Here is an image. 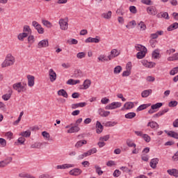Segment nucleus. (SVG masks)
<instances>
[{"instance_id": "nucleus-52", "label": "nucleus", "mask_w": 178, "mask_h": 178, "mask_svg": "<svg viewBox=\"0 0 178 178\" xmlns=\"http://www.w3.org/2000/svg\"><path fill=\"white\" fill-rule=\"evenodd\" d=\"M136 51H138L139 52H141V51H144V48H145V46H143V44H138L135 47Z\"/></svg>"}, {"instance_id": "nucleus-15", "label": "nucleus", "mask_w": 178, "mask_h": 178, "mask_svg": "<svg viewBox=\"0 0 178 178\" xmlns=\"http://www.w3.org/2000/svg\"><path fill=\"white\" fill-rule=\"evenodd\" d=\"M169 112V108H166L163 111H160L159 113L154 114L153 115V118H159V116H163V115H165V113Z\"/></svg>"}, {"instance_id": "nucleus-51", "label": "nucleus", "mask_w": 178, "mask_h": 178, "mask_svg": "<svg viewBox=\"0 0 178 178\" xmlns=\"http://www.w3.org/2000/svg\"><path fill=\"white\" fill-rule=\"evenodd\" d=\"M177 101H171L168 103V106H170V108H175V106H177Z\"/></svg>"}, {"instance_id": "nucleus-2", "label": "nucleus", "mask_w": 178, "mask_h": 178, "mask_svg": "<svg viewBox=\"0 0 178 178\" xmlns=\"http://www.w3.org/2000/svg\"><path fill=\"white\" fill-rule=\"evenodd\" d=\"M48 47H49V42H48V40H47V39L40 40L38 43V48H39V49L47 48Z\"/></svg>"}, {"instance_id": "nucleus-38", "label": "nucleus", "mask_w": 178, "mask_h": 178, "mask_svg": "<svg viewBox=\"0 0 178 178\" xmlns=\"http://www.w3.org/2000/svg\"><path fill=\"white\" fill-rule=\"evenodd\" d=\"M74 76L76 79L79 77H83V72H81L80 70H76L74 71Z\"/></svg>"}, {"instance_id": "nucleus-48", "label": "nucleus", "mask_w": 178, "mask_h": 178, "mask_svg": "<svg viewBox=\"0 0 178 178\" xmlns=\"http://www.w3.org/2000/svg\"><path fill=\"white\" fill-rule=\"evenodd\" d=\"M168 60L173 61V60H178V53L175 54L172 57H169Z\"/></svg>"}, {"instance_id": "nucleus-17", "label": "nucleus", "mask_w": 178, "mask_h": 178, "mask_svg": "<svg viewBox=\"0 0 178 178\" xmlns=\"http://www.w3.org/2000/svg\"><path fill=\"white\" fill-rule=\"evenodd\" d=\"M13 92V91L12 90H8V93L3 95L2 96V98L4 101H9V99H10V97H12V93Z\"/></svg>"}, {"instance_id": "nucleus-4", "label": "nucleus", "mask_w": 178, "mask_h": 178, "mask_svg": "<svg viewBox=\"0 0 178 178\" xmlns=\"http://www.w3.org/2000/svg\"><path fill=\"white\" fill-rule=\"evenodd\" d=\"M71 176H80L83 173V170L80 168H74L69 172Z\"/></svg>"}, {"instance_id": "nucleus-31", "label": "nucleus", "mask_w": 178, "mask_h": 178, "mask_svg": "<svg viewBox=\"0 0 178 178\" xmlns=\"http://www.w3.org/2000/svg\"><path fill=\"white\" fill-rule=\"evenodd\" d=\"M19 136H22V137H25L26 138H29V137L31 136V132L30 131H22L19 134Z\"/></svg>"}, {"instance_id": "nucleus-3", "label": "nucleus", "mask_w": 178, "mask_h": 178, "mask_svg": "<svg viewBox=\"0 0 178 178\" xmlns=\"http://www.w3.org/2000/svg\"><path fill=\"white\" fill-rule=\"evenodd\" d=\"M101 41V38L99 36H96L95 38L89 37L86 39L85 42H95V44H98Z\"/></svg>"}, {"instance_id": "nucleus-30", "label": "nucleus", "mask_w": 178, "mask_h": 178, "mask_svg": "<svg viewBox=\"0 0 178 178\" xmlns=\"http://www.w3.org/2000/svg\"><path fill=\"white\" fill-rule=\"evenodd\" d=\"M110 104L111 105V109H117V108H120L122 106V103L120 102H112Z\"/></svg>"}, {"instance_id": "nucleus-40", "label": "nucleus", "mask_w": 178, "mask_h": 178, "mask_svg": "<svg viewBox=\"0 0 178 178\" xmlns=\"http://www.w3.org/2000/svg\"><path fill=\"white\" fill-rule=\"evenodd\" d=\"M142 138H143L146 143H149V141H151V136L147 134L142 135Z\"/></svg>"}, {"instance_id": "nucleus-26", "label": "nucleus", "mask_w": 178, "mask_h": 178, "mask_svg": "<svg viewBox=\"0 0 178 178\" xmlns=\"http://www.w3.org/2000/svg\"><path fill=\"white\" fill-rule=\"evenodd\" d=\"M83 90H87L90 88V86H91V80L90 79H86L83 82Z\"/></svg>"}, {"instance_id": "nucleus-32", "label": "nucleus", "mask_w": 178, "mask_h": 178, "mask_svg": "<svg viewBox=\"0 0 178 178\" xmlns=\"http://www.w3.org/2000/svg\"><path fill=\"white\" fill-rule=\"evenodd\" d=\"M42 23L45 27H47V29H51V27H52V23L48 20L42 19Z\"/></svg>"}, {"instance_id": "nucleus-42", "label": "nucleus", "mask_w": 178, "mask_h": 178, "mask_svg": "<svg viewBox=\"0 0 178 178\" xmlns=\"http://www.w3.org/2000/svg\"><path fill=\"white\" fill-rule=\"evenodd\" d=\"M122 72V66L118 65L114 68L113 73L114 74H119Z\"/></svg>"}, {"instance_id": "nucleus-7", "label": "nucleus", "mask_w": 178, "mask_h": 178, "mask_svg": "<svg viewBox=\"0 0 178 178\" xmlns=\"http://www.w3.org/2000/svg\"><path fill=\"white\" fill-rule=\"evenodd\" d=\"M27 79H28V86L29 87H34V80H35V77L32 75H27Z\"/></svg>"}, {"instance_id": "nucleus-21", "label": "nucleus", "mask_w": 178, "mask_h": 178, "mask_svg": "<svg viewBox=\"0 0 178 178\" xmlns=\"http://www.w3.org/2000/svg\"><path fill=\"white\" fill-rule=\"evenodd\" d=\"M58 95L63 97L64 98H67L69 95H67V92L65 90V89H60L58 91Z\"/></svg>"}, {"instance_id": "nucleus-62", "label": "nucleus", "mask_w": 178, "mask_h": 178, "mask_svg": "<svg viewBox=\"0 0 178 178\" xmlns=\"http://www.w3.org/2000/svg\"><path fill=\"white\" fill-rule=\"evenodd\" d=\"M39 178H54L49 174H43L39 176Z\"/></svg>"}, {"instance_id": "nucleus-57", "label": "nucleus", "mask_w": 178, "mask_h": 178, "mask_svg": "<svg viewBox=\"0 0 178 178\" xmlns=\"http://www.w3.org/2000/svg\"><path fill=\"white\" fill-rule=\"evenodd\" d=\"M122 175V172H120V170H115L113 174V176L114 177H119V176H120Z\"/></svg>"}, {"instance_id": "nucleus-55", "label": "nucleus", "mask_w": 178, "mask_h": 178, "mask_svg": "<svg viewBox=\"0 0 178 178\" xmlns=\"http://www.w3.org/2000/svg\"><path fill=\"white\" fill-rule=\"evenodd\" d=\"M25 141H26V138H24V136H22L19 138L17 140V143H19V144H20L21 145H23Z\"/></svg>"}, {"instance_id": "nucleus-8", "label": "nucleus", "mask_w": 178, "mask_h": 178, "mask_svg": "<svg viewBox=\"0 0 178 178\" xmlns=\"http://www.w3.org/2000/svg\"><path fill=\"white\" fill-rule=\"evenodd\" d=\"M134 108V103L131 102H127L124 104V106L121 108V111H123L124 109H133Z\"/></svg>"}, {"instance_id": "nucleus-59", "label": "nucleus", "mask_w": 178, "mask_h": 178, "mask_svg": "<svg viewBox=\"0 0 178 178\" xmlns=\"http://www.w3.org/2000/svg\"><path fill=\"white\" fill-rule=\"evenodd\" d=\"M120 169V170H122V172H125L126 173H129V172H131V170L129 169V168H127L126 166H122Z\"/></svg>"}, {"instance_id": "nucleus-1", "label": "nucleus", "mask_w": 178, "mask_h": 178, "mask_svg": "<svg viewBox=\"0 0 178 178\" xmlns=\"http://www.w3.org/2000/svg\"><path fill=\"white\" fill-rule=\"evenodd\" d=\"M13 88H14V90H16L17 92H24L27 90V88H26V86H22V83L20 82L14 83L13 85Z\"/></svg>"}, {"instance_id": "nucleus-10", "label": "nucleus", "mask_w": 178, "mask_h": 178, "mask_svg": "<svg viewBox=\"0 0 178 178\" xmlns=\"http://www.w3.org/2000/svg\"><path fill=\"white\" fill-rule=\"evenodd\" d=\"M98 113H99V115L102 116V118H106L107 116H109V115H111L110 111H106L102 108H99L98 110Z\"/></svg>"}, {"instance_id": "nucleus-27", "label": "nucleus", "mask_w": 178, "mask_h": 178, "mask_svg": "<svg viewBox=\"0 0 178 178\" xmlns=\"http://www.w3.org/2000/svg\"><path fill=\"white\" fill-rule=\"evenodd\" d=\"M29 37V33H19L17 36L18 40H19V41H24V38Z\"/></svg>"}, {"instance_id": "nucleus-61", "label": "nucleus", "mask_w": 178, "mask_h": 178, "mask_svg": "<svg viewBox=\"0 0 178 178\" xmlns=\"http://www.w3.org/2000/svg\"><path fill=\"white\" fill-rule=\"evenodd\" d=\"M34 35H29L28 37V42L29 44H33L34 42Z\"/></svg>"}, {"instance_id": "nucleus-14", "label": "nucleus", "mask_w": 178, "mask_h": 178, "mask_svg": "<svg viewBox=\"0 0 178 178\" xmlns=\"http://www.w3.org/2000/svg\"><path fill=\"white\" fill-rule=\"evenodd\" d=\"M152 94V90L151 89L143 90L141 93V97L143 98H147V97H149Z\"/></svg>"}, {"instance_id": "nucleus-29", "label": "nucleus", "mask_w": 178, "mask_h": 178, "mask_svg": "<svg viewBox=\"0 0 178 178\" xmlns=\"http://www.w3.org/2000/svg\"><path fill=\"white\" fill-rule=\"evenodd\" d=\"M102 17H103V19H111L112 17V11H108L107 13H102Z\"/></svg>"}, {"instance_id": "nucleus-13", "label": "nucleus", "mask_w": 178, "mask_h": 178, "mask_svg": "<svg viewBox=\"0 0 178 178\" xmlns=\"http://www.w3.org/2000/svg\"><path fill=\"white\" fill-rule=\"evenodd\" d=\"M87 105V103L86 102H81V103H76L72 104V109H76V108H84Z\"/></svg>"}, {"instance_id": "nucleus-47", "label": "nucleus", "mask_w": 178, "mask_h": 178, "mask_svg": "<svg viewBox=\"0 0 178 178\" xmlns=\"http://www.w3.org/2000/svg\"><path fill=\"white\" fill-rule=\"evenodd\" d=\"M39 34H44V28L41 26V24L38 25L36 29Z\"/></svg>"}, {"instance_id": "nucleus-5", "label": "nucleus", "mask_w": 178, "mask_h": 178, "mask_svg": "<svg viewBox=\"0 0 178 178\" xmlns=\"http://www.w3.org/2000/svg\"><path fill=\"white\" fill-rule=\"evenodd\" d=\"M49 76L51 83H54L56 80V72L54 71V69L51 68L49 70Z\"/></svg>"}, {"instance_id": "nucleus-23", "label": "nucleus", "mask_w": 178, "mask_h": 178, "mask_svg": "<svg viewBox=\"0 0 178 178\" xmlns=\"http://www.w3.org/2000/svg\"><path fill=\"white\" fill-rule=\"evenodd\" d=\"M80 131V127L76 125L72 127L70 129L67 130V133H77Z\"/></svg>"}, {"instance_id": "nucleus-45", "label": "nucleus", "mask_w": 178, "mask_h": 178, "mask_svg": "<svg viewBox=\"0 0 178 178\" xmlns=\"http://www.w3.org/2000/svg\"><path fill=\"white\" fill-rule=\"evenodd\" d=\"M7 60H9V62H11L12 63H15V57L12 56V54H8L6 58Z\"/></svg>"}, {"instance_id": "nucleus-58", "label": "nucleus", "mask_w": 178, "mask_h": 178, "mask_svg": "<svg viewBox=\"0 0 178 178\" xmlns=\"http://www.w3.org/2000/svg\"><path fill=\"white\" fill-rule=\"evenodd\" d=\"M130 74H131V71H129L128 70H127L126 71H124L122 72V77H127L129 76Z\"/></svg>"}, {"instance_id": "nucleus-6", "label": "nucleus", "mask_w": 178, "mask_h": 178, "mask_svg": "<svg viewBox=\"0 0 178 178\" xmlns=\"http://www.w3.org/2000/svg\"><path fill=\"white\" fill-rule=\"evenodd\" d=\"M147 51V47H143V51H139L136 54V57L138 58V59H143V58H145Z\"/></svg>"}, {"instance_id": "nucleus-64", "label": "nucleus", "mask_w": 178, "mask_h": 178, "mask_svg": "<svg viewBox=\"0 0 178 178\" xmlns=\"http://www.w3.org/2000/svg\"><path fill=\"white\" fill-rule=\"evenodd\" d=\"M172 161H174V162H177L178 161V152H177L174 156H172Z\"/></svg>"}, {"instance_id": "nucleus-63", "label": "nucleus", "mask_w": 178, "mask_h": 178, "mask_svg": "<svg viewBox=\"0 0 178 178\" xmlns=\"http://www.w3.org/2000/svg\"><path fill=\"white\" fill-rule=\"evenodd\" d=\"M19 177L29 178V177H30V174H29V173H20V174H19Z\"/></svg>"}, {"instance_id": "nucleus-25", "label": "nucleus", "mask_w": 178, "mask_h": 178, "mask_svg": "<svg viewBox=\"0 0 178 178\" xmlns=\"http://www.w3.org/2000/svg\"><path fill=\"white\" fill-rule=\"evenodd\" d=\"M86 144H87V140H79L75 144V148H81V147H83V145Z\"/></svg>"}, {"instance_id": "nucleus-56", "label": "nucleus", "mask_w": 178, "mask_h": 178, "mask_svg": "<svg viewBox=\"0 0 178 178\" xmlns=\"http://www.w3.org/2000/svg\"><path fill=\"white\" fill-rule=\"evenodd\" d=\"M76 58L78 59H83V58H86V53L84 52H79L76 54Z\"/></svg>"}, {"instance_id": "nucleus-12", "label": "nucleus", "mask_w": 178, "mask_h": 178, "mask_svg": "<svg viewBox=\"0 0 178 178\" xmlns=\"http://www.w3.org/2000/svg\"><path fill=\"white\" fill-rule=\"evenodd\" d=\"M96 128V133H97V134H101V132L104 131V126L101 124L99 121H97Z\"/></svg>"}, {"instance_id": "nucleus-36", "label": "nucleus", "mask_w": 178, "mask_h": 178, "mask_svg": "<svg viewBox=\"0 0 178 178\" xmlns=\"http://www.w3.org/2000/svg\"><path fill=\"white\" fill-rule=\"evenodd\" d=\"M126 144L127 145H128L130 148L133 147L136 148V147H137V145H136V143H133V141H131V140L130 139H127L126 141Z\"/></svg>"}, {"instance_id": "nucleus-24", "label": "nucleus", "mask_w": 178, "mask_h": 178, "mask_svg": "<svg viewBox=\"0 0 178 178\" xmlns=\"http://www.w3.org/2000/svg\"><path fill=\"white\" fill-rule=\"evenodd\" d=\"M176 29H178V23L175 22L172 24L170 25L167 30L168 31H173V30H176Z\"/></svg>"}, {"instance_id": "nucleus-49", "label": "nucleus", "mask_w": 178, "mask_h": 178, "mask_svg": "<svg viewBox=\"0 0 178 178\" xmlns=\"http://www.w3.org/2000/svg\"><path fill=\"white\" fill-rule=\"evenodd\" d=\"M67 44H70V45H76L79 41H77L76 39H71L70 40H67Z\"/></svg>"}, {"instance_id": "nucleus-18", "label": "nucleus", "mask_w": 178, "mask_h": 178, "mask_svg": "<svg viewBox=\"0 0 178 178\" xmlns=\"http://www.w3.org/2000/svg\"><path fill=\"white\" fill-rule=\"evenodd\" d=\"M167 172L170 176L178 177V170L177 169L168 170Z\"/></svg>"}, {"instance_id": "nucleus-11", "label": "nucleus", "mask_w": 178, "mask_h": 178, "mask_svg": "<svg viewBox=\"0 0 178 178\" xmlns=\"http://www.w3.org/2000/svg\"><path fill=\"white\" fill-rule=\"evenodd\" d=\"M159 162V159L155 158L152 159L149 163V165L152 169H156V165Z\"/></svg>"}, {"instance_id": "nucleus-9", "label": "nucleus", "mask_w": 178, "mask_h": 178, "mask_svg": "<svg viewBox=\"0 0 178 178\" xmlns=\"http://www.w3.org/2000/svg\"><path fill=\"white\" fill-rule=\"evenodd\" d=\"M59 24L61 30H66L67 29V21H65V19H61L59 20Z\"/></svg>"}, {"instance_id": "nucleus-28", "label": "nucleus", "mask_w": 178, "mask_h": 178, "mask_svg": "<svg viewBox=\"0 0 178 178\" xmlns=\"http://www.w3.org/2000/svg\"><path fill=\"white\" fill-rule=\"evenodd\" d=\"M12 65H13V63L6 58V60L1 64V67H7V66H12Z\"/></svg>"}, {"instance_id": "nucleus-44", "label": "nucleus", "mask_w": 178, "mask_h": 178, "mask_svg": "<svg viewBox=\"0 0 178 178\" xmlns=\"http://www.w3.org/2000/svg\"><path fill=\"white\" fill-rule=\"evenodd\" d=\"M163 105V103L159 102L152 105L151 108L152 109H159V108H161Z\"/></svg>"}, {"instance_id": "nucleus-37", "label": "nucleus", "mask_w": 178, "mask_h": 178, "mask_svg": "<svg viewBox=\"0 0 178 178\" xmlns=\"http://www.w3.org/2000/svg\"><path fill=\"white\" fill-rule=\"evenodd\" d=\"M168 136H169L170 137H172V138H176V140H178V134L173 131H170L168 134Z\"/></svg>"}, {"instance_id": "nucleus-35", "label": "nucleus", "mask_w": 178, "mask_h": 178, "mask_svg": "<svg viewBox=\"0 0 178 178\" xmlns=\"http://www.w3.org/2000/svg\"><path fill=\"white\" fill-rule=\"evenodd\" d=\"M157 17H163L164 19H166L167 20H169V14L168 12L165 13H161V14L157 15Z\"/></svg>"}, {"instance_id": "nucleus-46", "label": "nucleus", "mask_w": 178, "mask_h": 178, "mask_svg": "<svg viewBox=\"0 0 178 178\" xmlns=\"http://www.w3.org/2000/svg\"><path fill=\"white\" fill-rule=\"evenodd\" d=\"M147 127H151V129H156V122L152 121L147 123Z\"/></svg>"}, {"instance_id": "nucleus-60", "label": "nucleus", "mask_w": 178, "mask_h": 178, "mask_svg": "<svg viewBox=\"0 0 178 178\" xmlns=\"http://www.w3.org/2000/svg\"><path fill=\"white\" fill-rule=\"evenodd\" d=\"M110 136L109 135H106L103 137L99 138V141H108L109 140Z\"/></svg>"}, {"instance_id": "nucleus-50", "label": "nucleus", "mask_w": 178, "mask_h": 178, "mask_svg": "<svg viewBox=\"0 0 178 178\" xmlns=\"http://www.w3.org/2000/svg\"><path fill=\"white\" fill-rule=\"evenodd\" d=\"M152 57L154 58V59H158V58H159V51H158V49L154 50L152 52Z\"/></svg>"}, {"instance_id": "nucleus-20", "label": "nucleus", "mask_w": 178, "mask_h": 178, "mask_svg": "<svg viewBox=\"0 0 178 178\" xmlns=\"http://www.w3.org/2000/svg\"><path fill=\"white\" fill-rule=\"evenodd\" d=\"M69 168H74V164H63L57 165V169H69Z\"/></svg>"}, {"instance_id": "nucleus-43", "label": "nucleus", "mask_w": 178, "mask_h": 178, "mask_svg": "<svg viewBox=\"0 0 178 178\" xmlns=\"http://www.w3.org/2000/svg\"><path fill=\"white\" fill-rule=\"evenodd\" d=\"M138 27L140 28V30L141 31H144V30H146L147 29V26L145 25V24H144L143 22H140L139 24H138Z\"/></svg>"}, {"instance_id": "nucleus-33", "label": "nucleus", "mask_w": 178, "mask_h": 178, "mask_svg": "<svg viewBox=\"0 0 178 178\" xmlns=\"http://www.w3.org/2000/svg\"><path fill=\"white\" fill-rule=\"evenodd\" d=\"M111 54L112 55V58H116V56H119V55H120V51H118L116 49H114L111 50Z\"/></svg>"}, {"instance_id": "nucleus-39", "label": "nucleus", "mask_w": 178, "mask_h": 178, "mask_svg": "<svg viewBox=\"0 0 178 178\" xmlns=\"http://www.w3.org/2000/svg\"><path fill=\"white\" fill-rule=\"evenodd\" d=\"M126 119H133L134 118H136V113L131 112L128 113L125 115Z\"/></svg>"}, {"instance_id": "nucleus-22", "label": "nucleus", "mask_w": 178, "mask_h": 178, "mask_svg": "<svg viewBox=\"0 0 178 178\" xmlns=\"http://www.w3.org/2000/svg\"><path fill=\"white\" fill-rule=\"evenodd\" d=\"M44 144H47V143L44 142V143H41L39 142H36L31 145V148L40 149V148H41V147H42V145H44Z\"/></svg>"}, {"instance_id": "nucleus-19", "label": "nucleus", "mask_w": 178, "mask_h": 178, "mask_svg": "<svg viewBox=\"0 0 178 178\" xmlns=\"http://www.w3.org/2000/svg\"><path fill=\"white\" fill-rule=\"evenodd\" d=\"M147 12L149 15H153L155 16L156 15V9L154 6L148 7L147 8Z\"/></svg>"}, {"instance_id": "nucleus-41", "label": "nucleus", "mask_w": 178, "mask_h": 178, "mask_svg": "<svg viewBox=\"0 0 178 178\" xmlns=\"http://www.w3.org/2000/svg\"><path fill=\"white\" fill-rule=\"evenodd\" d=\"M95 168L96 169V173H97L99 176H102V175L104 173V171L101 170V167L96 165H95Z\"/></svg>"}, {"instance_id": "nucleus-53", "label": "nucleus", "mask_w": 178, "mask_h": 178, "mask_svg": "<svg viewBox=\"0 0 178 178\" xmlns=\"http://www.w3.org/2000/svg\"><path fill=\"white\" fill-rule=\"evenodd\" d=\"M129 11L131 12V13L136 15V13H137V8H136V6H131L129 7Z\"/></svg>"}, {"instance_id": "nucleus-54", "label": "nucleus", "mask_w": 178, "mask_h": 178, "mask_svg": "<svg viewBox=\"0 0 178 178\" xmlns=\"http://www.w3.org/2000/svg\"><path fill=\"white\" fill-rule=\"evenodd\" d=\"M115 124H118V123L115 122H108L106 123L105 126L106 127H113V126H115Z\"/></svg>"}, {"instance_id": "nucleus-16", "label": "nucleus", "mask_w": 178, "mask_h": 178, "mask_svg": "<svg viewBox=\"0 0 178 178\" xmlns=\"http://www.w3.org/2000/svg\"><path fill=\"white\" fill-rule=\"evenodd\" d=\"M149 106H151V103L142 104L137 108L136 111L137 112H140L141 111H144V109H147V108H149Z\"/></svg>"}, {"instance_id": "nucleus-34", "label": "nucleus", "mask_w": 178, "mask_h": 178, "mask_svg": "<svg viewBox=\"0 0 178 178\" xmlns=\"http://www.w3.org/2000/svg\"><path fill=\"white\" fill-rule=\"evenodd\" d=\"M42 136L44 137V138L52 141V138H51V135H49V133L44 131L42 132Z\"/></svg>"}]
</instances>
